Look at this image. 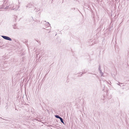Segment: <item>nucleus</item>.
Here are the masks:
<instances>
[{
  "mask_svg": "<svg viewBox=\"0 0 129 129\" xmlns=\"http://www.w3.org/2000/svg\"><path fill=\"white\" fill-rule=\"evenodd\" d=\"M2 37L3 39L7 40L10 41H11L12 40L11 39L8 37L4 36H2Z\"/></svg>",
  "mask_w": 129,
  "mask_h": 129,
  "instance_id": "f257e3e1",
  "label": "nucleus"
},
{
  "mask_svg": "<svg viewBox=\"0 0 129 129\" xmlns=\"http://www.w3.org/2000/svg\"><path fill=\"white\" fill-rule=\"evenodd\" d=\"M59 119H60L61 122L62 123H63L64 124V121H63V119L62 118H61H61Z\"/></svg>",
  "mask_w": 129,
  "mask_h": 129,
  "instance_id": "f03ea898",
  "label": "nucleus"
},
{
  "mask_svg": "<svg viewBox=\"0 0 129 129\" xmlns=\"http://www.w3.org/2000/svg\"><path fill=\"white\" fill-rule=\"evenodd\" d=\"M55 116L56 118L59 119H60L61 117L60 116H59L58 115H55Z\"/></svg>",
  "mask_w": 129,
  "mask_h": 129,
  "instance_id": "7ed1b4c3",
  "label": "nucleus"
},
{
  "mask_svg": "<svg viewBox=\"0 0 129 129\" xmlns=\"http://www.w3.org/2000/svg\"><path fill=\"white\" fill-rule=\"evenodd\" d=\"M16 25L15 24H14V25H13V28L14 29H16V28L15 27V26Z\"/></svg>",
  "mask_w": 129,
  "mask_h": 129,
  "instance_id": "20e7f679",
  "label": "nucleus"
},
{
  "mask_svg": "<svg viewBox=\"0 0 129 129\" xmlns=\"http://www.w3.org/2000/svg\"><path fill=\"white\" fill-rule=\"evenodd\" d=\"M100 71V73L102 75H103V73L102 72V71H101V70H100V71Z\"/></svg>",
  "mask_w": 129,
  "mask_h": 129,
  "instance_id": "39448f33",
  "label": "nucleus"
},
{
  "mask_svg": "<svg viewBox=\"0 0 129 129\" xmlns=\"http://www.w3.org/2000/svg\"><path fill=\"white\" fill-rule=\"evenodd\" d=\"M99 71L101 70V67H100V65H99Z\"/></svg>",
  "mask_w": 129,
  "mask_h": 129,
  "instance_id": "423d86ee",
  "label": "nucleus"
},
{
  "mask_svg": "<svg viewBox=\"0 0 129 129\" xmlns=\"http://www.w3.org/2000/svg\"><path fill=\"white\" fill-rule=\"evenodd\" d=\"M8 7H9V6H7L6 7H5V9H8Z\"/></svg>",
  "mask_w": 129,
  "mask_h": 129,
  "instance_id": "0eeeda50",
  "label": "nucleus"
},
{
  "mask_svg": "<svg viewBox=\"0 0 129 129\" xmlns=\"http://www.w3.org/2000/svg\"><path fill=\"white\" fill-rule=\"evenodd\" d=\"M30 5H28L27 6V7H30V6H29Z\"/></svg>",
  "mask_w": 129,
  "mask_h": 129,
  "instance_id": "6e6552de",
  "label": "nucleus"
},
{
  "mask_svg": "<svg viewBox=\"0 0 129 129\" xmlns=\"http://www.w3.org/2000/svg\"><path fill=\"white\" fill-rule=\"evenodd\" d=\"M119 84H122V83H120L119 82Z\"/></svg>",
  "mask_w": 129,
  "mask_h": 129,
  "instance_id": "1a4fd4ad",
  "label": "nucleus"
},
{
  "mask_svg": "<svg viewBox=\"0 0 129 129\" xmlns=\"http://www.w3.org/2000/svg\"><path fill=\"white\" fill-rule=\"evenodd\" d=\"M4 4H3V6H4Z\"/></svg>",
  "mask_w": 129,
  "mask_h": 129,
  "instance_id": "9d476101",
  "label": "nucleus"
},
{
  "mask_svg": "<svg viewBox=\"0 0 129 129\" xmlns=\"http://www.w3.org/2000/svg\"><path fill=\"white\" fill-rule=\"evenodd\" d=\"M118 84V85H119V84Z\"/></svg>",
  "mask_w": 129,
  "mask_h": 129,
  "instance_id": "9b49d317",
  "label": "nucleus"
},
{
  "mask_svg": "<svg viewBox=\"0 0 129 129\" xmlns=\"http://www.w3.org/2000/svg\"><path fill=\"white\" fill-rule=\"evenodd\" d=\"M118 84V85H119V84Z\"/></svg>",
  "mask_w": 129,
  "mask_h": 129,
  "instance_id": "f8f14e48",
  "label": "nucleus"
}]
</instances>
